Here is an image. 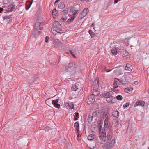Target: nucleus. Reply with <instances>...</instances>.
Wrapping results in <instances>:
<instances>
[{"label":"nucleus","mask_w":149,"mask_h":149,"mask_svg":"<svg viewBox=\"0 0 149 149\" xmlns=\"http://www.w3.org/2000/svg\"><path fill=\"white\" fill-rule=\"evenodd\" d=\"M118 52L122 54V57L124 59L126 60H128L130 59V54L127 52L126 51L123 49H120L118 51Z\"/></svg>","instance_id":"nucleus-2"},{"label":"nucleus","mask_w":149,"mask_h":149,"mask_svg":"<svg viewBox=\"0 0 149 149\" xmlns=\"http://www.w3.org/2000/svg\"><path fill=\"white\" fill-rule=\"evenodd\" d=\"M51 100L49 99H47L46 101V103L49 106L50 105H51Z\"/></svg>","instance_id":"nucleus-39"},{"label":"nucleus","mask_w":149,"mask_h":149,"mask_svg":"<svg viewBox=\"0 0 149 149\" xmlns=\"http://www.w3.org/2000/svg\"><path fill=\"white\" fill-rule=\"evenodd\" d=\"M97 112H98V113H99V111H94L93 112L94 113V115H95V116L97 115H98L97 114Z\"/></svg>","instance_id":"nucleus-55"},{"label":"nucleus","mask_w":149,"mask_h":149,"mask_svg":"<svg viewBox=\"0 0 149 149\" xmlns=\"http://www.w3.org/2000/svg\"><path fill=\"white\" fill-rule=\"evenodd\" d=\"M98 33L96 32H94V38L95 37H96L95 39H97V36L98 35Z\"/></svg>","instance_id":"nucleus-52"},{"label":"nucleus","mask_w":149,"mask_h":149,"mask_svg":"<svg viewBox=\"0 0 149 149\" xmlns=\"http://www.w3.org/2000/svg\"><path fill=\"white\" fill-rule=\"evenodd\" d=\"M11 15L10 16H5L3 17L4 19H10L11 17Z\"/></svg>","instance_id":"nucleus-46"},{"label":"nucleus","mask_w":149,"mask_h":149,"mask_svg":"<svg viewBox=\"0 0 149 149\" xmlns=\"http://www.w3.org/2000/svg\"><path fill=\"white\" fill-rule=\"evenodd\" d=\"M99 133L100 134L99 142L101 144L104 142L106 140V134L105 130L104 128L102 127L100 125H99Z\"/></svg>","instance_id":"nucleus-1"},{"label":"nucleus","mask_w":149,"mask_h":149,"mask_svg":"<svg viewBox=\"0 0 149 149\" xmlns=\"http://www.w3.org/2000/svg\"><path fill=\"white\" fill-rule=\"evenodd\" d=\"M129 104L128 103H126L123 105V107H129Z\"/></svg>","instance_id":"nucleus-51"},{"label":"nucleus","mask_w":149,"mask_h":149,"mask_svg":"<svg viewBox=\"0 0 149 149\" xmlns=\"http://www.w3.org/2000/svg\"><path fill=\"white\" fill-rule=\"evenodd\" d=\"M53 28V31H52V33L54 35H56L57 33H59L60 34H61V33L60 32L56 30V28Z\"/></svg>","instance_id":"nucleus-27"},{"label":"nucleus","mask_w":149,"mask_h":149,"mask_svg":"<svg viewBox=\"0 0 149 149\" xmlns=\"http://www.w3.org/2000/svg\"><path fill=\"white\" fill-rule=\"evenodd\" d=\"M114 74L117 76H119L123 74L122 70L119 68H114Z\"/></svg>","instance_id":"nucleus-5"},{"label":"nucleus","mask_w":149,"mask_h":149,"mask_svg":"<svg viewBox=\"0 0 149 149\" xmlns=\"http://www.w3.org/2000/svg\"><path fill=\"white\" fill-rule=\"evenodd\" d=\"M75 114V116L76 117H79V113L78 112H76L74 113Z\"/></svg>","instance_id":"nucleus-56"},{"label":"nucleus","mask_w":149,"mask_h":149,"mask_svg":"<svg viewBox=\"0 0 149 149\" xmlns=\"http://www.w3.org/2000/svg\"><path fill=\"white\" fill-rule=\"evenodd\" d=\"M79 123L78 122H76L74 124V127H75V129L77 130V133L78 132V131H79Z\"/></svg>","instance_id":"nucleus-21"},{"label":"nucleus","mask_w":149,"mask_h":149,"mask_svg":"<svg viewBox=\"0 0 149 149\" xmlns=\"http://www.w3.org/2000/svg\"><path fill=\"white\" fill-rule=\"evenodd\" d=\"M118 0H115V1H114V3H118Z\"/></svg>","instance_id":"nucleus-64"},{"label":"nucleus","mask_w":149,"mask_h":149,"mask_svg":"<svg viewBox=\"0 0 149 149\" xmlns=\"http://www.w3.org/2000/svg\"><path fill=\"white\" fill-rule=\"evenodd\" d=\"M124 78V77H122L120 79V81L122 84H125V81L124 79H122V78Z\"/></svg>","instance_id":"nucleus-42"},{"label":"nucleus","mask_w":149,"mask_h":149,"mask_svg":"<svg viewBox=\"0 0 149 149\" xmlns=\"http://www.w3.org/2000/svg\"><path fill=\"white\" fill-rule=\"evenodd\" d=\"M72 89L73 91H76L77 89V87L74 84L73 85L72 87Z\"/></svg>","instance_id":"nucleus-37"},{"label":"nucleus","mask_w":149,"mask_h":149,"mask_svg":"<svg viewBox=\"0 0 149 149\" xmlns=\"http://www.w3.org/2000/svg\"><path fill=\"white\" fill-rule=\"evenodd\" d=\"M89 33L91 38L93 37V32H92L91 30H89Z\"/></svg>","instance_id":"nucleus-45"},{"label":"nucleus","mask_w":149,"mask_h":149,"mask_svg":"<svg viewBox=\"0 0 149 149\" xmlns=\"http://www.w3.org/2000/svg\"><path fill=\"white\" fill-rule=\"evenodd\" d=\"M80 12V11H79L78 10H77L73 14H72V17H74L75 18V16L77 14L79 13Z\"/></svg>","instance_id":"nucleus-33"},{"label":"nucleus","mask_w":149,"mask_h":149,"mask_svg":"<svg viewBox=\"0 0 149 149\" xmlns=\"http://www.w3.org/2000/svg\"><path fill=\"white\" fill-rule=\"evenodd\" d=\"M112 137V133L111 131H109L108 133L107 139L108 141H110Z\"/></svg>","instance_id":"nucleus-23"},{"label":"nucleus","mask_w":149,"mask_h":149,"mask_svg":"<svg viewBox=\"0 0 149 149\" xmlns=\"http://www.w3.org/2000/svg\"><path fill=\"white\" fill-rule=\"evenodd\" d=\"M72 65L71 63H69V66L68 68L67 66H66L65 67V68L66 69V70L67 71H68L69 70H68V69H69V68H70L71 69H73V67L72 66H71V65Z\"/></svg>","instance_id":"nucleus-38"},{"label":"nucleus","mask_w":149,"mask_h":149,"mask_svg":"<svg viewBox=\"0 0 149 149\" xmlns=\"http://www.w3.org/2000/svg\"><path fill=\"white\" fill-rule=\"evenodd\" d=\"M58 7L59 8L63 9L65 7V5L64 2H60L58 5Z\"/></svg>","instance_id":"nucleus-19"},{"label":"nucleus","mask_w":149,"mask_h":149,"mask_svg":"<svg viewBox=\"0 0 149 149\" xmlns=\"http://www.w3.org/2000/svg\"><path fill=\"white\" fill-rule=\"evenodd\" d=\"M113 69H109L108 70H107L106 71V72L107 73H108L110 71H111Z\"/></svg>","instance_id":"nucleus-59"},{"label":"nucleus","mask_w":149,"mask_h":149,"mask_svg":"<svg viewBox=\"0 0 149 149\" xmlns=\"http://www.w3.org/2000/svg\"><path fill=\"white\" fill-rule=\"evenodd\" d=\"M115 123L116 125H118L119 124V122L118 120L116 119L115 120Z\"/></svg>","instance_id":"nucleus-53"},{"label":"nucleus","mask_w":149,"mask_h":149,"mask_svg":"<svg viewBox=\"0 0 149 149\" xmlns=\"http://www.w3.org/2000/svg\"><path fill=\"white\" fill-rule=\"evenodd\" d=\"M93 93L92 92L91 95L88 96V99L87 101V103L89 104H92L93 103Z\"/></svg>","instance_id":"nucleus-9"},{"label":"nucleus","mask_w":149,"mask_h":149,"mask_svg":"<svg viewBox=\"0 0 149 149\" xmlns=\"http://www.w3.org/2000/svg\"><path fill=\"white\" fill-rule=\"evenodd\" d=\"M65 106L67 107H69L70 109H73L74 108V105L72 102H69L65 104Z\"/></svg>","instance_id":"nucleus-11"},{"label":"nucleus","mask_w":149,"mask_h":149,"mask_svg":"<svg viewBox=\"0 0 149 149\" xmlns=\"http://www.w3.org/2000/svg\"><path fill=\"white\" fill-rule=\"evenodd\" d=\"M93 118V116H91L89 115L88 116L87 120H88V122L89 124H90V123L91 122V121H92Z\"/></svg>","instance_id":"nucleus-30"},{"label":"nucleus","mask_w":149,"mask_h":149,"mask_svg":"<svg viewBox=\"0 0 149 149\" xmlns=\"http://www.w3.org/2000/svg\"><path fill=\"white\" fill-rule=\"evenodd\" d=\"M120 49H119V48H118V49H116V47L115 48H113L111 50V53L113 55H116L117 53H119L118 51Z\"/></svg>","instance_id":"nucleus-17"},{"label":"nucleus","mask_w":149,"mask_h":149,"mask_svg":"<svg viewBox=\"0 0 149 149\" xmlns=\"http://www.w3.org/2000/svg\"><path fill=\"white\" fill-rule=\"evenodd\" d=\"M50 130V127H46L44 128V130L46 131H49V130Z\"/></svg>","instance_id":"nucleus-49"},{"label":"nucleus","mask_w":149,"mask_h":149,"mask_svg":"<svg viewBox=\"0 0 149 149\" xmlns=\"http://www.w3.org/2000/svg\"><path fill=\"white\" fill-rule=\"evenodd\" d=\"M42 26L41 24V23L39 22H37L36 23L35 25V29L41 30H42Z\"/></svg>","instance_id":"nucleus-10"},{"label":"nucleus","mask_w":149,"mask_h":149,"mask_svg":"<svg viewBox=\"0 0 149 149\" xmlns=\"http://www.w3.org/2000/svg\"><path fill=\"white\" fill-rule=\"evenodd\" d=\"M3 9L1 7L0 8V13H1V12L3 10Z\"/></svg>","instance_id":"nucleus-58"},{"label":"nucleus","mask_w":149,"mask_h":149,"mask_svg":"<svg viewBox=\"0 0 149 149\" xmlns=\"http://www.w3.org/2000/svg\"><path fill=\"white\" fill-rule=\"evenodd\" d=\"M88 139L89 141L93 140V134L89 135L88 137Z\"/></svg>","instance_id":"nucleus-34"},{"label":"nucleus","mask_w":149,"mask_h":149,"mask_svg":"<svg viewBox=\"0 0 149 149\" xmlns=\"http://www.w3.org/2000/svg\"><path fill=\"white\" fill-rule=\"evenodd\" d=\"M8 8L7 9L8 12H12L13 9L14 8L15 5L13 4L9 5L8 6Z\"/></svg>","instance_id":"nucleus-12"},{"label":"nucleus","mask_w":149,"mask_h":149,"mask_svg":"<svg viewBox=\"0 0 149 149\" xmlns=\"http://www.w3.org/2000/svg\"><path fill=\"white\" fill-rule=\"evenodd\" d=\"M58 99L54 100L52 101V103L56 108L59 109L60 107V105L58 103Z\"/></svg>","instance_id":"nucleus-8"},{"label":"nucleus","mask_w":149,"mask_h":149,"mask_svg":"<svg viewBox=\"0 0 149 149\" xmlns=\"http://www.w3.org/2000/svg\"><path fill=\"white\" fill-rule=\"evenodd\" d=\"M53 43L55 47L60 45L61 43V42H60V41L57 39L54 40L53 41Z\"/></svg>","instance_id":"nucleus-16"},{"label":"nucleus","mask_w":149,"mask_h":149,"mask_svg":"<svg viewBox=\"0 0 149 149\" xmlns=\"http://www.w3.org/2000/svg\"><path fill=\"white\" fill-rule=\"evenodd\" d=\"M115 97L113 96L106 97V100L109 103H115Z\"/></svg>","instance_id":"nucleus-7"},{"label":"nucleus","mask_w":149,"mask_h":149,"mask_svg":"<svg viewBox=\"0 0 149 149\" xmlns=\"http://www.w3.org/2000/svg\"><path fill=\"white\" fill-rule=\"evenodd\" d=\"M115 93L112 91H109L108 92L106 93V95L108 96L107 97L112 96L114 95Z\"/></svg>","instance_id":"nucleus-22"},{"label":"nucleus","mask_w":149,"mask_h":149,"mask_svg":"<svg viewBox=\"0 0 149 149\" xmlns=\"http://www.w3.org/2000/svg\"><path fill=\"white\" fill-rule=\"evenodd\" d=\"M79 118V117H76L74 119V120H78V118Z\"/></svg>","instance_id":"nucleus-60"},{"label":"nucleus","mask_w":149,"mask_h":149,"mask_svg":"<svg viewBox=\"0 0 149 149\" xmlns=\"http://www.w3.org/2000/svg\"><path fill=\"white\" fill-rule=\"evenodd\" d=\"M28 84L29 86L32 84L36 80V78L33 76H31L29 77L27 79Z\"/></svg>","instance_id":"nucleus-4"},{"label":"nucleus","mask_w":149,"mask_h":149,"mask_svg":"<svg viewBox=\"0 0 149 149\" xmlns=\"http://www.w3.org/2000/svg\"><path fill=\"white\" fill-rule=\"evenodd\" d=\"M85 16H84V15L83 16V15L82 14V13H81L79 16L78 18L79 19H81Z\"/></svg>","instance_id":"nucleus-48"},{"label":"nucleus","mask_w":149,"mask_h":149,"mask_svg":"<svg viewBox=\"0 0 149 149\" xmlns=\"http://www.w3.org/2000/svg\"><path fill=\"white\" fill-rule=\"evenodd\" d=\"M88 12V8H84L83 11L82 12V14L83 15V16H86L87 14V13Z\"/></svg>","instance_id":"nucleus-24"},{"label":"nucleus","mask_w":149,"mask_h":149,"mask_svg":"<svg viewBox=\"0 0 149 149\" xmlns=\"http://www.w3.org/2000/svg\"><path fill=\"white\" fill-rule=\"evenodd\" d=\"M39 29H35L34 31H32V35H33V36L35 37L38 35L39 34V33L40 31H39Z\"/></svg>","instance_id":"nucleus-18"},{"label":"nucleus","mask_w":149,"mask_h":149,"mask_svg":"<svg viewBox=\"0 0 149 149\" xmlns=\"http://www.w3.org/2000/svg\"><path fill=\"white\" fill-rule=\"evenodd\" d=\"M57 10L56 8H55L53 9L52 11V14L53 15H55L57 14Z\"/></svg>","instance_id":"nucleus-44"},{"label":"nucleus","mask_w":149,"mask_h":149,"mask_svg":"<svg viewBox=\"0 0 149 149\" xmlns=\"http://www.w3.org/2000/svg\"><path fill=\"white\" fill-rule=\"evenodd\" d=\"M76 10H76L75 8L73 7L70 10L69 12L70 13L73 14L76 11Z\"/></svg>","instance_id":"nucleus-28"},{"label":"nucleus","mask_w":149,"mask_h":149,"mask_svg":"<svg viewBox=\"0 0 149 149\" xmlns=\"http://www.w3.org/2000/svg\"><path fill=\"white\" fill-rule=\"evenodd\" d=\"M119 114V113L118 111H114L112 112V115L116 118H118Z\"/></svg>","instance_id":"nucleus-20"},{"label":"nucleus","mask_w":149,"mask_h":149,"mask_svg":"<svg viewBox=\"0 0 149 149\" xmlns=\"http://www.w3.org/2000/svg\"><path fill=\"white\" fill-rule=\"evenodd\" d=\"M68 8H67L65 10L62 11V14L64 15H67L68 13Z\"/></svg>","instance_id":"nucleus-35"},{"label":"nucleus","mask_w":149,"mask_h":149,"mask_svg":"<svg viewBox=\"0 0 149 149\" xmlns=\"http://www.w3.org/2000/svg\"><path fill=\"white\" fill-rule=\"evenodd\" d=\"M76 10H76L75 8L73 7L70 10L69 12L70 13L73 14L76 11Z\"/></svg>","instance_id":"nucleus-29"},{"label":"nucleus","mask_w":149,"mask_h":149,"mask_svg":"<svg viewBox=\"0 0 149 149\" xmlns=\"http://www.w3.org/2000/svg\"><path fill=\"white\" fill-rule=\"evenodd\" d=\"M113 88H114V90L115 88L118 87V86L117 84V81H114L113 84Z\"/></svg>","instance_id":"nucleus-41"},{"label":"nucleus","mask_w":149,"mask_h":149,"mask_svg":"<svg viewBox=\"0 0 149 149\" xmlns=\"http://www.w3.org/2000/svg\"><path fill=\"white\" fill-rule=\"evenodd\" d=\"M107 113L105 112H104L103 113V114L102 115V117L103 118H106L107 116Z\"/></svg>","instance_id":"nucleus-47"},{"label":"nucleus","mask_w":149,"mask_h":149,"mask_svg":"<svg viewBox=\"0 0 149 149\" xmlns=\"http://www.w3.org/2000/svg\"><path fill=\"white\" fill-rule=\"evenodd\" d=\"M145 104V102L143 100H138L134 104V107L138 106L139 105L142 107H143Z\"/></svg>","instance_id":"nucleus-6"},{"label":"nucleus","mask_w":149,"mask_h":149,"mask_svg":"<svg viewBox=\"0 0 149 149\" xmlns=\"http://www.w3.org/2000/svg\"><path fill=\"white\" fill-rule=\"evenodd\" d=\"M67 19V17L65 16L64 17H62L60 19V22H63L66 21Z\"/></svg>","instance_id":"nucleus-36"},{"label":"nucleus","mask_w":149,"mask_h":149,"mask_svg":"<svg viewBox=\"0 0 149 149\" xmlns=\"http://www.w3.org/2000/svg\"><path fill=\"white\" fill-rule=\"evenodd\" d=\"M12 0H3V3L4 4H8L11 3Z\"/></svg>","instance_id":"nucleus-31"},{"label":"nucleus","mask_w":149,"mask_h":149,"mask_svg":"<svg viewBox=\"0 0 149 149\" xmlns=\"http://www.w3.org/2000/svg\"><path fill=\"white\" fill-rule=\"evenodd\" d=\"M116 98L118 100H121L123 99V97L121 95H118L116 96Z\"/></svg>","instance_id":"nucleus-40"},{"label":"nucleus","mask_w":149,"mask_h":149,"mask_svg":"<svg viewBox=\"0 0 149 149\" xmlns=\"http://www.w3.org/2000/svg\"><path fill=\"white\" fill-rule=\"evenodd\" d=\"M132 90L133 89L131 88H126L125 89V91L127 93H130L132 92Z\"/></svg>","instance_id":"nucleus-26"},{"label":"nucleus","mask_w":149,"mask_h":149,"mask_svg":"<svg viewBox=\"0 0 149 149\" xmlns=\"http://www.w3.org/2000/svg\"><path fill=\"white\" fill-rule=\"evenodd\" d=\"M33 0H31V1H30V2H29V5L30 6H31L33 2Z\"/></svg>","instance_id":"nucleus-57"},{"label":"nucleus","mask_w":149,"mask_h":149,"mask_svg":"<svg viewBox=\"0 0 149 149\" xmlns=\"http://www.w3.org/2000/svg\"><path fill=\"white\" fill-rule=\"evenodd\" d=\"M115 143V140L113 139L110 143H106L105 144L102 146L103 148L105 149H111L114 145Z\"/></svg>","instance_id":"nucleus-3"},{"label":"nucleus","mask_w":149,"mask_h":149,"mask_svg":"<svg viewBox=\"0 0 149 149\" xmlns=\"http://www.w3.org/2000/svg\"><path fill=\"white\" fill-rule=\"evenodd\" d=\"M75 17H71V18H69L67 21L68 23H70L74 19Z\"/></svg>","instance_id":"nucleus-32"},{"label":"nucleus","mask_w":149,"mask_h":149,"mask_svg":"<svg viewBox=\"0 0 149 149\" xmlns=\"http://www.w3.org/2000/svg\"><path fill=\"white\" fill-rule=\"evenodd\" d=\"M134 83L135 84L137 85L138 84V81H135L134 82Z\"/></svg>","instance_id":"nucleus-62"},{"label":"nucleus","mask_w":149,"mask_h":149,"mask_svg":"<svg viewBox=\"0 0 149 149\" xmlns=\"http://www.w3.org/2000/svg\"><path fill=\"white\" fill-rule=\"evenodd\" d=\"M30 6H31L29 5V6L26 7V10H28L30 8Z\"/></svg>","instance_id":"nucleus-61"},{"label":"nucleus","mask_w":149,"mask_h":149,"mask_svg":"<svg viewBox=\"0 0 149 149\" xmlns=\"http://www.w3.org/2000/svg\"><path fill=\"white\" fill-rule=\"evenodd\" d=\"M54 26L57 28H59L60 26H61L59 22L58 21H55L54 22Z\"/></svg>","instance_id":"nucleus-25"},{"label":"nucleus","mask_w":149,"mask_h":149,"mask_svg":"<svg viewBox=\"0 0 149 149\" xmlns=\"http://www.w3.org/2000/svg\"><path fill=\"white\" fill-rule=\"evenodd\" d=\"M132 68L133 67L132 65L129 63L127 64L125 67V69L126 70L129 71H131L132 70Z\"/></svg>","instance_id":"nucleus-13"},{"label":"nucleus","mask_w":149,"mask_h":149,"mask_svg":"<svg viewBox=\"0 0 149 149\" xmlns=\"http://www.w3.org/2000/svg\"><path fill=\"white\" fill-rule=\"evenodd\" d=\"M49 39V38L48 36H47L45 37V42H47Z\"/></svg>","instance_id":"nucleus-50"},{"label":"nucleus","mask_w":149,"mask_h":149,"mask_svg":"<svg viewBox=\"0 0 149 149\" xmlns=\"http://www.w3.org/2000/svg\"><path fill=\"white\" fill-rule=\"evenodd\" d=\"M99 79L98 77H96L94 81V84H95V86L96 88L98 87L99 86Z\"/></svg>","instance_id":"nucleus-14"},{"label":"nucleus","mask_w":149,"mask_h":149,"mask_svg":"<svg viewBox=\"0 0 149 149\" xmlns=\"http://www.w3.org/2000/svg\"><path fill=\"white\" fill-rule=\"evenodd\" d=\"M103 97H106V96H107V95H106V93H104L103 94Z\"/></svg>","instance_id":"nucleus-63"},{"label":"nucleus","mask_w":149,"mask_h":149,"mask_svg":"<svg viewBox=\"0 0 149 149\" xmlns=\"http://www.w3.org/2000/svg\"><path fill=\"white\" fill-rule=\"evenodd\" d=\"M70 54L71 55L72 57L74 58H76V57L74 53L72 51L70 50L69 51Z\"/></svg>","instance_id":"nucleus-43"},{"label":"nucleus","mask_w":149,"mask_h":149,"mask_svg":"<svg viewBox=\"0 0 149 149\" xmlns=\"http://www.w3.org/2000/svg\"><path fill=\"white\" fill-rule=\"evenodd\" d=\"M112 91L114 93V92H115V93H116L118 92V90L116 89V88H115V89L114 90V88H113Z\"/></svg>","instance_id":"nucleus-54"},{"label":"nucleus","mask_w":149,"mask_h":149,"mask_svg":"<svg viewBox=\"0 0 149 149\" xmlns=\"http://www.w3.org/2000/svg\"><path fill=\"white\" fill-rule=\"evenodd\" d=\"M109 119L108 118V116H107L106 117L105 119L104 122V127L106 128H107L108 127V123L109 122Z\"/></svg>","instance_id":"nucleus-15"}]
</instances>
